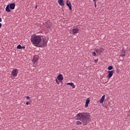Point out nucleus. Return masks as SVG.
<instances>
[{
	"label": "nucleus",
	"instance_id": "obj_1",
	"mask_svg": "<svg viewBox=\"0 0 130 130\" xmlns=\"http://www.w3.org/2000/svg\"><path fill=\"white\" fill-rule=\"evenodd\" d=\"M30 40L34 46H38V47L45 46L47 42L44 40L42 36L37 35L32 36Z\"/></svg>",
	"mask_w": 130,
	"mask_h": 130
},
{
	"label": "nucleus",
	"instance_id": "obj_2",
	"mask_svg": "<svg viewBox=\"0 0 130 130\" xmlns=\"http://www.w3.org/2000/svg\"><path fill=\"white\" fill-rule=\"evenodd\" d=\"M88 121H90V115L88 113H82V122L84 125H87Z\"/></svg>",
	"mask_w": 130,
	"mask_h": 130
},
{
	"label": "nucleus",
	"instance_id": "obj_3",
	"mask_svg": "<svg viewBox=\"0 0 130 130\" xmlns=\"http://www.w3.org/2000/svg\"><path fill=\"white\" fill-rule=\"evenodd\" d=\"M18 73H19L18 69H13L11 72V75L13 77H16L18 76Z\"/></svg>",
	"mask_w": 130,
	"mask_h": 130
},
{
	"label": "nucleus",
	"instance_id": "obj_4",
	"mask_svg": "<svg viewBox=\"0 0 130 130\" xmlns=\"http://www.w3.org/2000/svg\"><path fill=\"white\" fill-rule=\"evenodd\" d=\"M107 73L108 74L107 78L108 79H110L112 77L113 74L114 73V70L108 71Z\"/></svg>",
	"mask_w": 130,
	"mask_h": 130
},
{
	"label": "nucleus",
	"instance_id": "obj_5",
	"mask_svg": "<svg viewBox=\"0 0 130 130\" xmlns=\"http://www.w3.org/2000/svg\"><path fill=\"white\" fill-rule=\"evenodd\" d=\"M75 118L76 119H78L79 120H82V113L77 114Z\"/></svg>",
	"mask_w": 130,
	"mask_h": 130
},
{
	"label": "nucleus",
	"instance_id": "obj_6",
	"mask_svg": "<svg viewBox=\"0 0 130 130\" xmlns=\"http://www.w3.org/2000/svg\"><path fill=\"white\" fill-rule=\"evenodd\" d=\"M90 103V98H87L86 101L85 107L86 108H88V106L89 105V104Z\"/></svg>",
	"mask_w": 130,
	"mask_h": 130
},
{
	"label": "nucleus",
	"instance_id": "obj_7",
	"mask_svg": "<svg viewBox=\"0 0 130 130\" xmlns=\"http://www.w3.org/2000/svg\"><path fill=\"white\" fill-rule=\"evenodd\" d=\"M57 79H58V80L59 81H60V82H61V81H62V80H63V76H62V75L61 74H59L57 77Z\"/></svg>",
	"mask_w": 130,
	"mask_h": 130
},
{
	"label": "nucleus",
	"instance_id": "obj_8",
	"mask_svg": "<svg viewBox=\"0 0 130 130\" xmlns=\"http://www.w3.org/2000/svg\"><path fill=\"white\" fill-rule=\"evenodd\" d=\"M15 7H16L15 4L11 3L9 5V8L10 10H14L15 9Z\"/></svg>",
	"mask_w": 130,
	"mask_h": 130
},
{
	"label": "nucleus",
	"instance_id": "obj_9",
	"mask_svg": "<svg viewBox=\"0 0 130 130\" xmlns=\"http://www.w3.org/2000/svg\"><path fill=\"white\" fill-rule=\"evenodd\" d=\"M67 6L69 7L70 10H72V5H71V2L70 1H67L66 2Z\"/></svg>",
	"mask_w": 130,
	"mask_h": 130
},
{
	"label": "nucleus",
	"instance_id": "obj_10",
	"mask_svg": "<svg viewBox=\"0 0 130 130\" xmlns=\"http://www.w3.org/2000/svg\"><path fill=\"white\" fill-rule=\"evenodd\" d=\"M67 85H70V86H71L72 87L73 89H75L76 88V85L74 84V83L71 82V83H67Z\"/></svg>",
	"mask_w": 130,
	"mask_h": 130
},
{
	"label": "nucleus",
	"instance_id": "obj_11",
	"mask_svg": "<svg viewBox=\"0 0 130 130\" xmlns=\"http://www.w3.org/2000/svg\"><path fill=\"white\" fill-rule=\"evenodd\" d=\"M72 32L74 35L77 34V33H78V32H79V29H78L77 28H74L72 30Z\"/></svg>",
	"mask_w": 130,
	"mask_h": 130
},
{
	"label": "nucleus",
	"instance_id": "obj_12",
	"mask_svg": "<svg viewBox=\"0 0 130 130\" xmlns=\"http://www.w3.org/2000/svg\"><path fill=\"white\" fill-rule=\"evenodd\" d=\"M38 61V56H35L32 60L33 62L35 63V62H37Z\"/></svg>",
	"mask_w": 130,
	"mask_h": 130
},
{
	"label": "nucleus",
	"instance_id": "obj_13",
	"mask_svg": "<svg viewBox=\"0 0 130 130\" xmlns=\"http://www.w3.org/2000/svg\"><path fill=\"white\" fill-rule=\"evenodd\" d=\"M105 99V95H103L100 101V104H103Z\"/></svg>",
	"mask_w": 130,
	"mask_h": 130
},
{
	"label": "nucleus",
	"instance_id": "obj_14",
	"mask_svg": "<svg viewBox=\"0 0 130 130\" xmlns=\"http://www.w3.org/2000/svg\"><path fill=\"white\" fill-rule=\"evenodd\" d=\"M58 3L60 6H64V4H63V0H58Z\"/></svg>",
	"mask_w": 130,
	"mask_h": 130
},
{
	"label": "nucleus",
	"instance_id": "obj_15",
	"mask_svg": "<svg viewBox=\"0 0 130 130\" xmlns=\"http://www.w3.org/2000/svg\"><path fill=\"white\" fill-rule=\"evenodd\" d=\"M10 9V5H7L6 8V11L7 12V13H10L11 12V10Z\"/></svg>",
	"mask_w": 130,
	"mask_h": 130
},
{
	"label": "nucleus",
	"instance_id": "obj_16",
	"mask_svg": "<svg viewBox=\"0 0 130 130\" xmlns=\"http://www.w3.org/2000/svg\"><path fill=\"white\" fill-rule=\"evenodd\" d=\"M17 49H21L22 48V47L21 46V45H18L17 47Z\"/></svg>",
	"mask_w": 130,
	"mask_h": 130
},
{
	"label": "nucleus",
	"instance_id": "obj_17",
	"mask_svg": "<svg viewBox=\"0 0 130 130\" xmlns=\"http://www.w3.org/2000/svg\"><path fill=\"white\" fill-rule=\"evenodd\" d=\"M113 69V67L112 66H109L108 68V70H109V71H111V70H112Z\"/></svg>",
	"mask_w": 130,
	"mask_h": 130
},
{
	"label": "nucleus",
	"instance_id": "obj_18",
	"mask_svg": "<svg viewBox=\"0 0 130 130\" xmlns=\"http://www.w3.org/2000/svg\"><path fill=\"white\" fill-rule=\"evenodd\" d=\"M100 50L101 52H103V51H104L105 49L101 47V48H100Z\"/></svg>",
	"mask_w": 130,
	"mask_h": 130
},
{
	"label": "nucleus",
	"instance_id": "obj_19",
	"mask_svg": "<svg viewBox=\"0 0 130 130\" xmlns=\"http://www.w3.org/2000/svg\"><path fill=\"white\" fill-rule=\"evenodd\" d=\"M125 51L123 49L122 50V51H121V53H122V54H125Z\"/></svg>",
	"mask_w": 130,
	"mask_h": 130
},
{
	"label": "nucleus",
	"instance_id": "obj_20",
	"mask_svg": "<svg viewBox=\"0 0 130 130\" xmlns=\"http://www.w3.org/2000/svg\"><path fill=\"white\" fill-rule=\"evenodd\" d=\"M77 125H79V124H81V121H78L76 122Z\"/></svg>",
	"mask_w": 130,
	"mask_h": 130
},
{
	"label": "nucleus",
	"instance_id": "obj_21",
	"mask_svg": "<svg viewBox=\"0 0 130 130\" xmlns=\"http://www.w3.org/2000/svg\"><path fill=\"white\" fill-rule=\"evenodd\" d=\"M120 56H121V57H124V56H125V54L121 53Z\"/></svg>",
	"mask_w": 130,
	"mask_h": 130
},
{
	"label": "nucleus",
	"instance_id": "obj_22",
	"mask_svg": "<svg viewBox=\"0 0 130 130\" xmlns=\"http://www.w3.org/2000/svg\"><path fill=\"white\" fill-rule=\"evenodd\" d=\"M55 81H56V83H57V84L58 85H59V81H58L57 80V78H56V79H55Z\"/></svg>",
	"mask_w": 130,
	"mask_h": 130
},
{
	"label": "nucleus",
	"instance_id": "obj_23",
	"mask_svg": "<svg viewBox=\"0 0 130 130\" xmlns=\"http://www.w3.org/2000/svg\"><path fill=\"white\" fill-rule=\"evenodd\" d=\"M92 55L93 56H96V52L94 51L92 52Z\"/></svg>",
	"mask_w": 130,
	"mask_h": 130
},
{
	"label": "nucleus",
	"instance_id": "obj_24",
	"mask_svg": "<svg viewBox=\"0 0 130 130\" xmlns=\"http://www.w3.org/2000/svg\"><path fill=\"white\" fill-rule=\"evenodd\" d=\"M30 104H31V103L29 102H26V105H30Z\"/></svg>",
	"mask_w": 130,
	"mask_h": 130
},
{
	"label": "nucleus",
	"instance_id": "obj_25",
	"mask_svg": "<svg viewBox=\"0 0 130 130\" xmlns=\"http://www.w3.org/2000/svg\"><path fill=\"white\" fill-rule=\"evenodd\" d=\"M95 63H96V62H98V59L94 60Z\"/></svg>",
	"mask_w": 130,
	"mask_h": 130
},
{
	"label": "nucleus",
	"instance_id": "obj_26",
	"mask_svg": "<svg viewBox=\"0 0 130 130\" xmlns=\"http://www.w3.org/2000/svg\"><path fill=\"white\" fill-rule=\"evenodd\" d=\"M26 99H27V100H29L30 99V97L28 96H26Z\"/></svg>",
	"mask_w": 130,
	"mask_h": 130
},
{
	"label": "nucleus",
	"instance_id": "obj_27",
	"mask_svg": "<svg viewBox=\"0 0 130 130\" xmlns=\"http://www.w3.org/2000/svg\"><path fill=\"white\" fill-rule=\"evenodd\" d=\"M95 7L96 8L97 7V5H96V2L94 3Z\"/></svg>",
	"mask_w": 130,
	"mask_h": 130
},
{
	"label": "nucleus",
	"instance_id": "obj_28",
	"mask_svg": "<svg viewBox=\"0 0 130 130\" xmlns=\"http://www.w3.org/2000/svg\"><path fill=\"white\" fill-rule=\"evenodd\" d=\"M2 28V23H0V28Z\"/></svg>",
	"mask_w": 130,
	"mask_h": 130
},
{
	"label": "nucleus",
	"instance_id": "obj_29",
	"mask_svg": "<svg viewBox=\"0 0 130 130\" xmlns=\"http://www.w3.org/2000/svg\"><path fill=\"white\" fill-rule=\"evenodd\" d=\"M0 22H2V18L0 17Z\"/></svg>",
	"mask_w": 130,
	"mask_h": 130
},
{
	"label": "nucleus",
	"instance_id": "obj_30",
	"mask_svg": "<svg viewBox=\"0 0 130 130\" xmlns=\"http://www.w3.org/2000/svg\"><path fill=\"white\" fill-rule=\"evenodd\" d=\"M95 51H96V52L98 53V50H96Z\"/></svg>",
	"mask_w": 130,
	"mask_h": 130
},
{
	"label": "nucleus",
	"instance_id": "obj_31",
	"mask_svg": "<svg viewBox=\"0 0 130 130\" xmlns=\"http://www.w3.org/2000/svg\"><path fill=\"white\" fill-rule=\"evenodd\" d=\"M35 9H37V6H36V8H35Z\"/></svg>",
	"mask_w": 130,
	"mask_h": 130
},
{
	"label": "nucleus",
	"instance_id": "obj_32",
	"mask_svg": "<svg viewBox=\"0 0 130 130\" xmlns=\"http://www.w3.org/2000/svg\"><path fill=\"white\" fill-rule=\"evenodd\" d=\"M92 1H93L94 2L96 1V0H92Z\"/></svg>",
	"mask_w": 130,
	"mask_h": 130
},
{
	"label": "nucleus",
	"instance_id": "obj_33",
	"mask_svg": "<svg viewBox=\"0 0 130 130\" xmlns=\"http://www.w3.org/2000/svg\"><path fill=\"white\" fill-rule=\"evenodd\" d=\"M129 113H130V109H129Z\"/></svg>",
	"mask_w": 130,
	"mask_h": 130
}]
</instances>
